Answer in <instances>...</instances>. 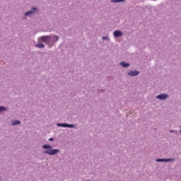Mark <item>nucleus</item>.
<instances>
[{
	"instance_id": "1",
	"label": "nucleus",
	"mask_w": 181,
	"mask_h": 181,
	"mask_svg": "<svg viewBox=\"0 0 181 181\" xmlns=\"http://www.w3.org/2000/svg\"><path fill=\"white\" fill-rule=\"evenodd\" d=\"M52 39V36L49 35H45L40 37V40L42 42H46L47 43H49Z\"/></svg>"
},
{
	"instance_id": "2",
	"label": "nucleus",
	"mask_w": 181,
	"mask_h": 181,
	"mask_svg": "<svg viewBox=\"0 0 181 181\" xmlns=\"http://www.w3.org/2000/svg\"><path fill=\"white\" fill-rule=\"evenodd\" d=\"M59 150L57 149H50L47 150L45 151V153H47V155H56V153H58Z\"/></svg>"
},
{
	"instance_id": "3",
	"label": "nucleus",
	"mask_w": 181,
	"mask_h": 181,
	"mask_svg": "<svg viewBox=\"0 0 181 181\" xmlns=\"http://www.w3.org/2000/svg\"><path fill=\"white\" fill-rule=\"evenodd\" d=\"M58 127H62L63 128H74V124H67L66 123H62V124H57Z\"/></svg>"
},
{
	"instance_id": "4",
	"label": "nucleus",
	"mask_w": 181,
	"mask_h": 181,
	"mask_svg": "<svg viewBox=\"0 0 181 181\" xmlns=\"http://www.w3.org/2000/svg\"><path fill=\"white\" fill-rule=\"evenodd\" d=\"M158 100H166L168 98V94H160L156 96Z\"/></svg>"
},
{
	"instance_id": "5",
	"label": "nucleus",
	"mask_w": 181,
	"mask_h": 181,
	"mask_svg": "<svg viewBox=\"0 0 181 181\" xmlns=\"http://www.w3.org/2000/svg\"><path fill=\"white\" fill-rule=\"evenodd\" d=\"M115 37H119L122 36V33L120 30H116L114 32Z\"/></svg>"
},
{
	"instance_id": "6",
	"label": "nucleus",
	"mask_w": 181,
	"mask_h": 181,
	"mask_svg": "<svg viewBox=\"0 0 181 181\" xmlns=\"http://www.w3.org/2000/svg\"><path fill=\"white\" fill-rule=\"evenodd\" d=\"M129 76H138L139 74V71H130L128 73Z\"/></svg>"
},
{
	"instance_id": "7",
	"label": "nucleus",
	"mask_w": 181,
	"mask_h": 181,
	"mask_svg": "<svg viewBox=\"0 0 181 181\" xmlns=\"http://www.w3.org/2000/svg\"><path fill=\"white\" fill-rule=\"evenodd\" d=\"M175 160L173 158H169V159H157V162H170Z\"/></svg>"
},
{
	"instance_id": "8",
	"label": "nucleus",
	"mask_w": 181,
	"mask_h": 181,
	"mask_svg": "<svg viewBox=\"0 0 181 181\" xmlns=\"http://www.w3.org/2000/svg\"><path fill=\"white\" fill-rule=\"evenodd\" d=\"M51 39H52V42H57L59 40V36L54 35L51 37Z\"/></svg>"
},
{
	"instance_id": "9",
	"label": "nucleus",
	"mask_w": 181,
	"mask_h": 181,
	"mask_svg": "<svg viewBox=\"0 0 181 181\" xmlns=\"http://www.w3.org/2000/svg\"><path fill=\"white\" fill-rule=\"evenodd\" d=\"M33 13H35L33 11H27L25 15V16H29V15H32Z\"/></svg>"
},
{
	"instance_id": "10",
	"label": "nucleus",
	"mask_w": 181,
	"mask_h": 181,
	"mask_svg": "<svg viewBox=\"0 0 181 181\" xmlns=\"http://www.w3.org/2000/svg\"><path fill=\"white\" fill-rule=\"evenodd\" d=\"M120 66H122V67H128V66H129V64H127L125 62H121Z\"/></svg>"
},
{
	"instance_id": "11",
	"label": "nucleus",
	"mask_w": 181,
	"mask_h": 181,
	"mask_svg": "<svg viewBox=\"0 0 181 181\" xmlns=\"http://www.w3.org/2000/svg\"><path fill=\"white\" fill-rule=\"evenodd\" d=\"M19 124H21V122L19 120H15L11 125L14 126V125H19Z\"/></svg>"
},
{
	"instance_id": "12",
	"label": "nucleus",
	"mask_w": 181,
	"mask_h": 181,
	"mask_svg": "<svg viewBox=\"0 0 181 181\" xmlns=\"http://www.w3.org/2000/svg\"><path fill=\"white\" fill-rule=\"evenodd\" d=\"M125 0H111V2H113V4H115L117 2H124Z\"/></svg>"
},
{
	"instance_id": "13",
	"label": "nucleus",
	"mask_w": 181,
	"mask_h": 181,
	"mask_svg": "<svg viewBox=\"0 0 181 181\" xmlns=\"http://www.w3.org/2000/svg\"><path fill=\"white\" fill-rule=\"evenodd\" d=\"M35 47H39L40 49H42V47H45V45L43 44H37L35 45Z\"/></svg>"
},
{
	"instance_id": "14",
	"label": "nucleus",
	"mask_w": 181,
	"mask_h": 181,
	"mask_svg": "<svg viewBox=\"0 0 181 181\" xmlns=\"http://www.w3.org/2000/svg\"><path fill=\"white\" fill-rule=\"evenodd\" d=\"M42 148L44 149H50L52 148V146H50L49 145H44V146H42Z\"/></svg>"
},
{
	"instance_id": "15",
	"label": "nucleus",
	"mask_w": 181,
	"mask_h": 181,
	"mask_svg": "<svg viewBox=\"0 0 181 181\" xmlns=\"http://www.w3.org/2000/svg\"><path fill=\"white\" fill-rule=\"evenodd\" d=\"M2 111H6V107L0 106V112H2Z\"/></svg>"
},
{
	"instance_id": "16",
	"label": "nucleus",
	"mask_w": 181,
	"mask_h": 181,
	"mask_svg": "<svg viewBox=\"0 0 181 181\" xmlns=\"http://www.w3.org/2000/svg\"><path fill=\"white\" fill-rule=\"evenodd\" d=\"M107 39H108V38H107V37H103V40H107Z\"/></svg>"
},
{
	"instance_id": "17",
	"label": "nucleus",
	"mask_w": 181,
	"mask_h": 181,
	"mask_svg": "<svg viewBox=\"0 0 181 181\" xmlns=\"http://www.w3.org/2000/svg\"><path fill=\"white\" fill-rule=\"evenodd\" d=\"M33 11H37V8H33Z\"/></svg>"
},
{
	"instance_id": "18",
	"label": "nucleus",
	"mask_w": 181,
	"mask_h": 181,
	"mask_svg": "<svg viewBox=\"0 0 181 181\" xmlns=\"http://www.w3.org/2000/svg\"><path fill=\"white\" fill-rule=\"evenodd\" d=\"M49 141H53V138H50Z\"/></svg>"
},
{
	"instance_id": "19",
	"label": "nucleus",
	"mask_w": 181,
	"mask_h": 181,
	"mask_svg": "<svg viewBox=\"0 0 181 181\" xmlns=\"http://www.w3.org/2000/svg\"><path fill=\"white\" fill-rule=\"evenodd\" d=\"M170 132H173V131L171 130Z\"/></svg>"
}]
</instances>
